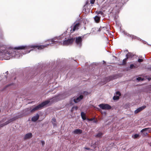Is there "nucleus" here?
<instances>
[{"mask_svg":"<svg viewBox=\"0 0 151 151\" xmlns=\"http://www.w3.org/2000/svg\"><path fill=\"white\" fill-rule=\"evenodd\" d=\"M62 95H58L57 96L52 98L49 100H48V106L50 105V104H52L53 103L56 102L63 99Z\"/></svg>","mask_w":151,"mask_h":151,"instance_id":"7ed1b4c3","label":"nucleus"},{"mask_svg":"<svg viewBox=\"0 0 151 151\" xmlns=\"http://www.w3.org/2000/svg\"><path fill=\"white\" fill-rule=\"evenodd\" d=\"M46 47V45H32L27 46H21L13 48L7 47L4 45H0V60H8L14 57L16 58H19L22 56V53L24 55L29 53L33 50H41Z\"/></svg>","mask_w":151,"mask_h":151,"instance_id":"f257e3e1","label":"nucleus"},{"mask_svg":"<svg viewBox=\"0 0 151 151\" xmlns=\"http://www.w3.org/2000/svg\"><path fill=\"white\" fill-rule=\"evenodd\" d=\"M55 39H52L51 40H48V42H49V44H48V46L50 44L56 43V42L57 41H55Z\"/></svg>","mask_w":151,"mask_h":151,"instance_id":"4468645a","label":"nucleus"},{"mask_svg":"<svg viewBox=\"0 0 151 151\" xmlns=\"http://www.w3.org/2000/svg\"><path fill=\"white\" fill-rule=\"evenodd\" d=\"M88 93V92H84V93Z\"/></svg>","mask_w":151,"mask_h":151,"instance_id":"a18cd8bd","label":"nucleus"},{"mask_svg":"<svg viewBox=\"0 0 151 151\" xmlns=\"http://www.w3.org/2000/svg\"><path fill=\"white\" fill-rule=\"evenodd\" d=\"M100 108L104 110H109L111 107L109 105L107 104H101L99 105Z\"/></svg>","mask_w":151,"mask_h":151,"instance_id":"423d86ee","label":"nucleus"},{"mask_svg":"<svg viewBox=\"0 0 151 151\" xmlns=\"http://www.w3.org/2000/svg\"><path fill=\"white\" fill-rule=\"evenodd\" d=\"M74 110V108H73V107L71 109V112H73Z\"/></svg>","mask_w":151,"mask_h":151,"instance_id":"e433bc0d","label":"nucleus"},{"mask_svg":"<svg viewBox=\"0 0 151 151\" xmlns=\"http://www.w3.org/2000/svg\"><path fill=\"white\" fill-rule=\"evenodd\" d=\"M126 56L127 58H132L133 56V55L132 53L129 52L127 54Z\"/></svg>","mask_w":151,"mask_h":151,"instance_id":"a211bd4d","label":"nucleus"},{"mask_svg":"<svg viewBox=\"0 0 151 151\" xmlns=\"http://www.w3.org/2000/svg\"><path fill=\"white\" fill-rule=\"evenodd\" d=\"M13 120V119H10L8 121L6 122L5 123H4L1 124H0V128L2 127L3 126L6 125H7L9 124V123H10L12 122Z\"/></svg>","mask_w":151,"mask_h":151,"instance_id":"1a4fd4ad","label":"nucleus"},{"mask_svg":"<svg viewBox=\"0 0 151 151\" xmlns=\"http://www.w3.org/2000/svg\"><path fill=\"white\" fill-rule=\"evenodd\" d=\"M130 68L131 69L133 67L135 68V66L133 64H131L130 66Z\"/></svg>","mask_w":151,"mask_h":151,"instance_id":"a878e982","label":"nucleus"},{"mask_svg":"<svg viewBox=\"0 0 151 151\" xmlns=\"http://www.w3.org/2000/svg\"><path fill=\"white\" fill-rule=\"evenodd\" d=\"M81 116L83 120H85L86 119V114L84 112H82L81 113Z\"/></svg>","mask_w":151,"mask_h":151,"instance_id":"dca6fc26","label":"nucleus"},{"mask_svg":"<svg viewBox=\"0 0 151 151\" xmlns=\"http://www.w3.org/2000/svg\"><path fill=\"white\" fill-rule=\"evenodd\" d=\"M52 122L54 126H57V122L55 118H53L52 119Z\"/></svg>","mask_w":151,"mask_h":151,"instance_id":"2eb2a0df","label":"nucleus"},{"mask_svg":"<svg viewBox=\"0 0 151 151\" xmlns=\"http://www.w3.org/2000/svg\"><path fill=\"white\" fill-rule=\"evenodd\" d=\"M146 107V106H144L139 108L134 111V113L137 114L138 113L145 109Z\"/></svg>","mask_w":151,"mask_h":151,"instance_id":"6e6552de","label":"nucleus"},{"mask_svg":"<svg viewBox=\"0 0 151 151\" xmlns=\"http://www.w3.org/2000/svg\"><path fill=\"white\" fill-rule=\"evenodd\" d=\"M128 37L131 38L132 40L135 37L134 36L131 35H129Z\"/></svg>","mask_w":151,"mask_h":151,"instance_id":"4be33fe9","label":"nucleus"},{"mask_svg":"<svg viewBox=\"0 0 151 151\" xmlns=\"http://www.w3.org/2000/svg\"><path fill=\"white\" fill-rule=\"evenodd\" d=\"M104 27H101L99 29L98 31H100L101 30L103 29H104Z\"/></svg>","mask_w":151,"mask_h":151,"instance_id":"cd10ccee","label":"nucleus"},{"mask_svg":"<svg viewBox=\"0 0 151 151\" xmlns=\"http://www.w3.org/2000/svg\"><path fill=\"white\" fill-rule=\"evenodd\" d=\"M94 20L96 22H99L100 20V17L98 16H96L94 17Z\"/></svg>","mask_w":151,"mask_h":151,"instance_id":"f3484780","label":"nucleus"},{"mask_svg":"<svg viewBox=\"0 0 151 151\" xmlns=\"http://www.w3.org/2000/svg\"><path fill=\"white\" fill-rule=\"evenodd\" d=\"M124 34L125 35H126V36H129V34L127 33L126 32H124Z\"/></svg>","mask_w":151,"mask_h":151,"instance_id":"7c9ffc66","label":"nucleus"},{"mask_svg":"<svg viewBox=\"0 0 151 151\" xmlns=\"http://www.w3.org/2000/svg\"><path fill=\"white\" fill-rule=\"evenodd\" d=\"M101 14V15H102L103 14V13L101 11H99L98 12V14Z\"/></svg>","mask_w":151,"mask_h":151,"instance_id":"72a5a7b5","label":"nucleus"},{"mask_svg":"<svg viewBox=\"0 0 151 151\" xmlns=\"http://www.w3.org/2000/svg\"><path fill=\"white\" fill-rule=\"evenodd\" d=\"M39 117V116L38 114H37L36 115L33 116L32 118V121L33 122H36L38 119Z\"/></svg>","mask_w":151,"mask_h":151,"instance_id":"9b49d317","label":"nucleus"},{"mask_svg":"<svg viewBox=\"0 0 151 151\" xmlns=\"http://www.w3.org/2000/svg\"><path fill=\"white\" fill-rule=\"evenodd\" d=\"M103 135V134L101 132H99L96 135V137H101V136Z\"/></svg>","mask_w":151,"mask_h":151,"instance_id":"aec40b11","label":"nucleus"},{"mask_svg":"<svg viewBox=\"0 0 151 151\" xmlns=\"http://www.w3.org/2000/svg\"><path fill=\"white\" fill-rule=\"evenodd\" d=\"M84 149L86 150H90L91 149L89 147H84Z\"/></svg>","mask_w":151,"mask_h":151,"instance_id":"f704fd0d","label":"nucleus"},{"mask_svg":"<svg viewBox=\"0 0 151 151\" xmlns=\"http://www.w3.org/2000/svg\"><path fill=\"white\" fill-rule=\"evenodd\" d=\"M137 80L138 81H140L141 80H142L143 79L141 77H138L137 78Z\"/></svg>","mask_w":151,"mask_h":151,"instance_id":"c85d7f7f","label":"nucleus"},{"mask_svg":"<svg viewBox=\"0 0 151 151\" xmlns=\"http://www.w3.org/2000/svg\"><path fill=\"white\" fill-rule=\"evenodd\" d=\"M79 25V23L76 24L73 27L72 31L71 32H73L76 29H78Z\"/></svg>","mask_w":151,"mask_h":151,"instance_id":"ddd939ff","label":"nucleus"},{"mask_svg":"<svg viewBox=\"0 0 151 151\" xmlns=\"http://www.w3.org/2000/svg\"><path fill=\"white\" fill-rule=\"evenodd\" d=\"M145 134L146 135H147V134H148V133H147V132H146V133H145Z\"/></svg>","mask_w":151,"mask_h":151,"instance_id":"a19ab883","label":"nucleus"},{"mask_svg":"<svg viewBox=\"0 0 151 151\" xmlns=\"http://www.w3.org/2000/svg\"><path fill=\"white\" fill-rule=\"evenodd\" d=\"M116 94L119 95V96H120L121 95V93L119 91H117L116 92Z\"/></svg>","mask_w":151,"mask_h":151,"instance_id":"c756f323","label":"nucleus"},{"mask_svg":"<svg viewBox=\"0 0 151 151\" xmlns=\"http://www.w3.org/2000/svg\"><path fill=\"white\" fill-rule=\"evenodd\" d=\"M83 98V96L81 95L77 97L76 98H75L73 99V101L75 103H77L79 102L81 99Z\"/></svg>","mask_w":151,"mask_h":151,"instance_id":"0eeeda50","label":"nucleus"},{"mask_svg":"<svg viewBox=\"0 0 151 151\" xmlns=\"http://www.w3.org/2000/svg\"><path fill=\"white\" fill-rule=\"evenodd\" d=\"M5 73L6 74H8V71H7Z\"/></svg>","mask_w":151,"mask_h":151,"instance_id":"ea45409f","label":"nucleus"},{"mask_svg":"<svg viewBox=\"0 0 151 151\" xmlns=\"http://www.w3.org/2000/svg\"><path fill=\"white\" fill-rule=\"evenodd\" d=\"M151 78H149V79H148V80H151Z\"/></svg>","mask_w":151,"mask_h":151,"instance_id":"79ce46f5","label":"nucleus"},{"mask_svg":"<svg viewBox=\"0 0 151 151\" xmlns=\"http://www.w3.org/2000/svg\"><path fill=\"white\" fill-rule=\"evenodd\" d=\"M110 78H111V79H110L111 80V79H113V78H112V77H111V76H110Z\"/></svg>","mask_w":151,"mask_h":151,"instance_id":"58836bf2","label":"nucleus"},{"mask_svg":"<svg viewBox=\"0 0 151 151\" xmlns=\"http://www.w3.org/2000/svg\"><path fill=\"white\" fill-rule=\"evenodd\" d=\"M147 130H148V128H146L143 129L141 131V132H144V131H146Z\"/></svg>","mask_w":151,"mask_h":151,"instance_id":"5701e85b","label":"nucleus"},{"mask_svg":"<svg viewBox=\"0 0 151 151\" xmlns=\"http://www.w3.org/2000/svg\"><path fill=\"white\" fill-rule=\"evenodd\" d=\"M143 61V60L142 59H139L138 60V61L139 63H141Z\"/></svg>","mask_w":151,"mask_h":151,"instance_id":"393cba45","label":"nucleus"},{"mask_svg":"<svg viewBox=\"0 0 151 151\" xmlns=\"http://www.w3.org/2000/svg\"><path fill=\"white\" fill-rule=\"evenodd\" d=\"M4 76L5 77V78H5V79H4V80H6V78H7V76H6L5 75H4Z\"/></svg>","mask_w":151,"mask_h":151,"instance_id":"4c0bfd02","label":"nucleus"},{"mask_svg":"<svg viewBox=\"0 0 151 151\" xmlns=\"http://www.w3.org/2000/svg\"><path fill=\"white\" fill-rule=\"evenodd\" d=\"M88 4V2H87L86 3V4Z\"/></svg>","mask_w":151,"mask_h":151,"instance_id":"37998d69","label":"nucleus"},{"mask_svg":"<svg viewBox=\"0 0 151 151\" xmlns=\"http://www.w3.org/2000/svg\"><path fill=\"white\" fill-rule=\"evenodd\" d=\"M139 136V134H135L134 136V138H136L138 137Z\"/></svg>","mask_w":151,"mask_h":151,"instance_id":"b1692460","label":"nucleus"},{"mask_svg":"<svg viewBox=\"0 0 151 151\" xmlns=\"http://www.w3.org/2000/svg\"><path fill=\"white\" fill-rule=\"evenodd\" d=\"M73 108H74V110H76L78 109V107L77 106H74L73 107Z\"/></svg>","mask_w":151,"mask_h":151,"instance_id":"2f4dec72","label":"nucleus"},{"mask_svg":"<svg viewBox=\"0 0 151 151\" xmlns=\"http://www.w3.org/2000/svg\"><path fill=\"white\" fill-rule=\"evenodd\" d=\"M119 99V96H114L113 97V99L114 100H118Z\"/></svg>","mask_w":151,"mask_h":151,"instance_id":"412c9836","label":"nucleus"},{"mask_svg":"<svg viewBox=\"0 0 151 151\" xmlns=\"http://www.w3.org/2000/svg\"><path fill=\"white\" fill-rule=\"evenodd\" d=\"M128 59V58H125L123 60V62L122 63V64L123 65H125L126 64V61Z\"/></svg>","mask_w":151,"mask_h":151,"instance_id":"6ab92c4d","label":"nucleus"},{"mask_svg":"<svg viewBox=\"0 0 151 151\" xmlns=\"http://www.w3.org/2000/svg\"><path fill=\"white\" fill-rule=\"evenodd\" d=\"M91 120H92V119H91Z\"/></svg>","mask_w":151,"mask_h":151,"instance_id":"49530a36","label":"nucleus"},{"mask_svg":"<svg viewBox=\"0 0 151 151\" xmlns=\"http://www.w3.org/2000/svg\"><path fill=\"white\" fill-rule=\"evenodd\" d=\"M10 85H7V87H8L9 86H10Z\"/></svg>","mask_w":151,"mask_h":151,"instance_id":"c03bdc74","label":"nucleus"},{"mask_svg":"<svg viewBox=\"0 0 151 151\" xmlns=\"http://www.w3.org/2000/svg\"><path fill=\"white\" fill-rule=\"evenodd\" d=\"M32 136V134L30 133H29L27 134L24 137V139H27L30 138Z\"/></svg>","mask_w":151,"mask_h":151,"instance_id":"f8f14e48","label":"nucleus"},{"mask_svg":"<svg viewBox=\"0 0 151 151\" xmlns=\"http://www.w3.org/2000/svg\"><path fill=\"white\" fill-rule=\"evenodd\" d=\"M85 35L83 36H79L74 38L75 39L76 44L79 47H81L82 45L83 39Z\"/></svg>","mask_w":151,"mask_h":151,"instance_id":"20e7f679","label":"nucleus"},{"mask_svg":"<svg viewBox=\"0 0 151 151\" xmlns=\"http://www.w3.org/2000/svg\"><path fill=\"white\" fill-rule=\"evenodd\" d=\"M47 104V101H45L37 106H33L32 107L28 108V109H29V110L30 112H33L42 109Z\"/></svg>","mask_w":151,"mask_h":151,"instance_id":"f03ea898","label":"nucleus"},{"mask_svg":"<svg viewBox=\"0 0 151 151\" xmlns=\"http://www.w3.org/2000/svg\"><path fill=\"white\" fill-rule=\"evenodd\" d=\"M41 143H42V145H43V146L45 144V143L43 141H42Z\"/></svg>","mask_w":151,"mask_h":151,"instance_id":"c9c22d12","label":"nucleus"},{"mask_svg":"<svg viewBox=\"0 0 151 151\" xmlns=\"http://www.w3.org/2000/svg\"><path fill=\"white\" fill-rule=\"evenodd\" d=\"M95 1V0H91L90 1V3L92 4H94Z\"/></svg>","mask_w":151,"mask_h":151,"instance_id":"bb28decb","label":"nucleus"},{"mask_svg":"<svg viewBox=\"0 0 151 151\" xmlns=\"http://www.w3.org/2000/svg\"><path fill=\"white\" fill-rule=\"evenodd\" d=\"M148 132L150 133L151 132V127L148 128Z\"/></svg>","mask_w":151,"mask_h":151,"instance_id":"473e14b6","label":"nucleus"},{"mask_svg":"<svg viewBox=\"0 0 151 151\" xmlns=\"http://www.w3.org/2000/svg\"><path fill=\"white\" fill-rule=\"evenodd\" d=\"M74 40L75 38L73 37L69 38L64 41L63 42V45H68L71 44L73 43Z\"/></svg>","mask_w":151,"mask_h":151,"instance_id":"39448f33","label":"nucleus"},{"mask_svg":"<svg viewBox=\"0 0 151 151\" xmlns=\"http://www.w3.org/2000/svg\"><path fill=\"white\" fill-rule=\"evenodd\" d=\"M82 131L79 129H75L73 132V133L75 134H79L82 133Z\"/></svg>","mask_w":151,"mask_h":151,"instance_id":"9d476101","label":"nucleus"}]
</instances>
